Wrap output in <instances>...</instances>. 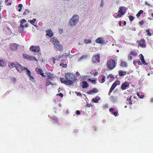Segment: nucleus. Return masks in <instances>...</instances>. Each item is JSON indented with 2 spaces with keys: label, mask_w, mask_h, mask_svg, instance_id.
I'll return each mask as SVG.
<instances>
[{
  "label": "nucleus",
  "mask_w": 153,
  "mask_h": 153,
  "mask_svg": "<svg viewBox=\"0 0 153 153\" xmlns=\"http://www.w3.org/2000/svg\"><path fill=\"white\" fill-rule=\"evenodd\" d=\"M65 76L66 79L64 78H60V80L62 83L66 85H71L76 79L75 78V75L69 72L65 73Z\"/></svg>",
  "instance_id": "obj_1"
},
{
  "label": "nucleus",
  "mask_w": 153,
  "mask_h": 153,
  "mask_svg": "<svg viewBox=\"0 0 153 153\" xmlns=\"http://www.w3.org/2000/svg\"><path fill=\"white\" fill-rule=\"evenodd\" d=\"M53 44L54 45V48L56 50H59L62 51L63 49L62 45L59 44V41L56 39H54L52 41Z\"/></svg>",
  "instance_id": "obj_2"
},
{
  "label": "nucleus",
  "mask_w": 153,
  "mask_h": 153,
  "mask_svg": "<svg viewBox=\"0 0 153 153\" xmlns=\"http://www.w3.org/2000/svg\"><path fill=\"white\" fill-rule=\"evenodd\" d=\"M79 22V17L77 15H74L70 20L68 25L71 27L75 25Z\"/></svg>",
  "instance_id": "obj_3"
},
{
  "label": "nucleus",
  "mask_w": 153,
  "mask_h": 153,
  "mask_svg": "<svg viewBox=\"0 0 153 153\" xmlns=\"http://www.w3.org/2000/svg\"><path fill=\"white\" fill-rule=\"evenodd\" d=\"M116 64L115 61L114 59H111L107 62V67L110 70H112L115 67Z\"/></svg>",
  "instance_id": "obj_4"
},
{
  "label": "nucleus",
  "mask_w": 153,
  "mask_h": 153,
  "mask_svg": "<svg viewBox=\"0 0 153 153\" xmlns=\"http://www.w3.org/2000/svg\"><path fill=\"white\" fill-rule=\"evenodd\" d=\"M30 50L35 52H39L40 51V48L38 46H30Z\"/></svg>",
  "instance_id": "obj_5"
},
{
  "label": "nucleus",
  "mask_w": 153,
  "mask_h": 153,
  "mask_svg": "<svg viewBox=\"0 0 153 153\" xmlns=\"http://www.w3.org/2000/svg\"><path fill=\"white\" fill-rule=\"evenodd\" d=\"M20 45L16 43H12L10 45V48L11 50L13 51H16L18 48V47Z\"/></svg>",
  "instance_id": "obj_6"
},
{
  "label": "nucleus",
  "mask_w": 153,
  "mask_h": 153,
  "mask_svg": "<svg viewBox=\"0 0 153 153\" xmlns=\"http://www.w3.org/2000/svg\"><path fill=\"white\" fill-rule=\"evenodd\" d=\"M100 59L99 54H97L93 57L92 61L94 63L98 62L100 60Z\"/></svg>",
  "instance_id": "obj_7"
},
{
  "label": "nucleus",
  "mask_w": 153,
  "mask_h": 153,
  "mask_svg": "<svg viewBox=\"0 0 153 153\" xmlns=\"http://www.w3.org/2000/svg\"><path fill=\"white\" fill-rule=\"evenodd\" d=\"M55 76L52 74L49 73L47 74V79H49V81H54Z\"/></svg>",
  "instance_id": "obj_8"
},
{
  "label": "nucleus",
  "mask_w": 153,
  "mask_h": 153,
  "mask_svg": "<svg viewBox=\"0 0 153 153\" xmlns=\"http://www.w3.org/2000/svg\"><path fill=\"white\" fill-rule=\"evenodd\" d=\"M96 42L99 44H104L105 43V40L102 37L98 38L96 40Z\"/></svg>",
  "instance_id": "obj_9"
},
{
  "label": "nucleus",
  "mask_w": 153,
  "mask_h": 153,
  "mask_svg": "<svg viewBox=\"0 0 153 153\" xmlns=\"http://www.w3.org/2000/svg\"><path fill=\"white\" fill-rule=\"evenodd\" d=\"M16 69L20 73L21 72L20 71V70L22 71H23L25 70V68L22 67L19 64V62H18V64H17L16 66Z\"/></svg>",
  "instance_id": "obj_10"
},
{
  "label": "nucleus",
  "mask_w": 153,
  "mask_h": 153,
  "mask_svg": "<svg viewBox=\"0 0 153 153\" xmlns=\"http://www.w3.org/2000/svg\"><path fill=\"white\" fill-rule=\"evenodd\" d=\"M26 21L25 19H22L20 21V27H21L22 28H24V27L25 26V27H27L28 26V25L27 24H26L24 25L23 24L26 22Z\"/></svg>",
  "instance_id": "obj_11"
},
{
  "label": "nucleus",
  "mask_w": 153,
  "mask_h": 153,
  "mask_svg": "<svg viewBox=\"0 0 153 153\" xmlns=\"http://www.w3.org/2000/svg\"><path fill=\"white\" fill-rule=\"evenodd\" d=\"M129 85V83L127 82L123 83L122 85L121 88L123 90L126 89V88Z\"/></svg>",
  "instance_id": "obj_12"
},
{
  "label": "nucleus",
  "mask_w": 153,
  "mask_h": 153,
  "mask_svg": "<svg viewBox=\"0 0 153 153\" xmlns=\"http://www.w3.org/2000/svg\"><path fill=\"white\" fill-rule=\"evenodd\" d=\"M46 35L50 37H51L53 36V33L51 30L49 29L46 31Z\"/></svg>",
  "instance_id": "obj_13"
},
{
  "label": "nucleus",
  "mask_w": 153,
  "mask_h": 153,
  "mask_svg": "<svg viewBox=\"0 0 153 153\" xmlns=\"http://www.w3.org/2000/svg\"><path fill=\"white\" fill-rule=\"evenodd\" d=\"M126 10V8L125 7H121L119 8V10L117 13H121L122 15H124Z\"/></svg>",
  "instance_id": "obj_14"
},
{
  "label": "nucleus",
  "mask_w": 153,
  "mask_h": 153,
  "mask_svg": "<svg viewBox=\"0 0 153 153\" xmlns=\"http://www.w3.org/2000/svg\"><path fill=\"white\" fill-rule=\"evenodd\" d=\"M82 87L83 88H87L88 86V84L86 81H83L82 82Z\"/></svg>",
  "instance_id": "obj_15"
},
{
  "label": "nucleus",
  "mask_w": 153,
  "mask_h": 153,
  "mask_svg": "<svg viewBox=\"0 0 153 153\" xmlns=\"http://www.w3.org/2000/svg\"><path fill=\"white\" fill-rule=\"evenodd\" d=\"M98 90L96 88H94L92 90L87 92V93L88 94H92L93 93H96L97 92Z\"/></svg>",
  "instance_id": "obj_16"
},
{
  "label": "nucleus",
  "mask_w": 153,
  "mask_h": 153,
  "mask_svg": "<svg viewBox=\"0 0 153 153\" xmlns=\"http://www.w3.org/2000/svg\"><path fill=\"white\" fill-rule=\"evenodd\" d=\"M145 40L144 39H142L139 43V44L143 48H145L146 47V45L144 44Z\"/></svg>",
  "instance_id": "obj_17"
},
{
  "label": "nucleus",
  "mask_w": 153,
  "mask_h": 153,
  "mask_svg": "<svg viewBox=\"0 0 153 153\" xmlns=\"http://www.w3.org/2000/svg\"><path fill=\"white\" fill-rule=\"evenodd\" d=\"M18 64V62H16L14 63H12L9 64V66L11 68L16 67L17 64Z\"/></svg>",
  "instance_id": "obj_18"
},
{
  "label": "nucleus",
  "mask_w": 153,
  "mask_h": 153,
  "mask_svg": "<svg viewBox=\"0 0 153 153\" xmlns=\"http://www.w3.org/2000/svg\"><path fill=\"white\" fill-rule=\"evenodd\" d=\"M140 59L141 62H142V63L145 65H147V64L146 63V62L144 60V57L143 55L141 54H140Z\"/></svg>",
  "instance_id": "obj_19"
},
{
  "label": "nucleus",
  "mask_w": 153,
  "mask_h": 153,
  "mask_svg": "<svg viewBox=\"0 0 153 153\" xmlns=\"http://www.w3.org/2000/svg\"><path fill=\"white\" fill-rule=\"evenodd\" d=\"M50 85H51L53 86L55 85L56 84L52 83L51 82L49 81V79H46L45 86H48Z\"/></svg>",
  "instance_id": "obj_20"
},
{
  "label": "nucleus",
  "mask_w": 153,
  "mask_h": 153,
  "mask_svg": "<svg viewBox=\"0 0 153 153\" xmlns=\"http://www.w3.org/2000/svg\"><path fill=\"white\" fill-rule=\"evenodd\" d=\"M87 55H83L81 57L79 58L78 59V61H81L83 59H85L87 58Z\"/></svg>",
  "instance_id": "obj_21"
},
{
  "label": "nucleus",
  "mask_w": 153,
  "mask_h": 153,
  "mask_svg": "<svg viewBox=\"0 0 153 153\" xmlns=\"http://www.w3.org/2000/svg\"><path fill=\"white\" fill-rule=\"evenodd\" d=\"M35 70L37 73L38 74H41L43 73L42 70L40 68H36L35 69Z\"/></svg>",
  "instance_id": "obj_22"
},
{
  "label": "nucleus",
  "mask_w": 153,
  "mask_h": 153,
  "mask_svg": "<svg viewBox=\"0 0 153 153\" xmlns=\"http://www.w3.org/2000/svg\"><path fill=\"white\" fill-rule=\"evenodd\" d=\"M100 100V98L99 97H94L92 99L93 102L95 103L98 102Z\"/></svg>",
  "instance_id": "obj_23"
},
{
  "label": "nucleus",
  "mask_w": 153,
  "mask_h": 153,
  "mask_svg": "<svg viewBox=\"0 0 153 153\" xmlns=\"http://www.w3.org/2000/svg\"><path fill=\"white\" fill-rule=\"evenodd\" d=\"M119 74L120 76H121L125 75L127 73L126 71H123L120 70L119 71Z\"/></svg>",
  "instance_id": "obj_24"
},
{
  "label": "nucleus",
  "mask_w": 153,
  "mask_h": 153,
  "mask_svg": "<svg viewBox=\"0 0 153 153\" xmlns=\"http://www.w3.org/2000/svg\"><path fill=\"white\" fill-rule=\"evenodd\" d=\"M6 64L5 62L3 61V60L0 59V66L1 67L5 66Z\"/></svg>",
  "instance_id": "obj_25"
},
{
  "label": "nucleus",
  "mask_w": 153,
  "mask_h": 153,
  "mask_svg": "<svg viewBox=\"0 0 153 153\" xmlns=\"http://www.w3.org/2000/svg\"><path fill=\"white\" fill-rule=\"evenodd\" d=\"M23 57L25 59H30V56H29L27 54H23Z\"/></svg>",
  "instance_id": "obj_26"
},
{
  "label": "nucleus",
  "mask_w": 153,
  "mask_h": 153,
  "mask_svg": "<svg viewBox=\"0 0 153 153\" xmlns=\"http://www.w3.org/2000/svg\"><path fill=\"white\" fill-rule=\"evenodd\" d=\"M29 60H34L36 61H38V60L36 58L33 56H30V58Z\"/></svg>",
  "instance_id": "obj_27"
},
{
  "label": "nucleus",
  "mask_w": 153,
  "mask_h": 153,
  "mask_svg": "<svg viewBox=\"0 0 153 153\" xmlns=\"http://www.w3.org/2000/svg\"><path fill=\"white\" fill-rule=\"evenodd\" d=\"M62 57H60V56H56V60L59 61L60 60L61 61H64L63 59H62Z\"/></svg>",
  "instance_id": "obj_28"
},
{
  "label": "nucleus",
  "mask_w": 153,
  "mask_h": 153,
  "mask_svg": "<svg viewBox=\"0 0 153 153\" xmlns=\"http://www.w3.org/2000/svg\"><path fill=\"white\" fill-rule=\"evenodd\" d=\"M120 65L121 66L123 67H126L127 65V64L126 62H121L120 63Z\"/></svg>",
  "instance_id": "obj_29"
},
{
  "label": "nucleus",
  "mask_w": 153,
  "mask_h": 153,
  "mask_svg": "<svg viewBox=\"0 0 153 153\" xmlns=\"http://www.w3.org/2000/svg\"><path fill=\"white\" fill-rule=\"evenodd\" d=\"M68 55H66V53H65V54H64V55H62L61 56H60V57H62V59H63V60L64 61V59H66L67 58V57L68 56Z\"/></svg>",
  "instance_id": "obj_30"
},
{
  "label": "nucleus",
  "mask_w": 153,
  "mask_h": 153,
  "mask_svg": "<svg viewBox=\"0 0 153 153\" xmlns=\"http://www.w3.org/2000/svg\"><path fill=\"white\" fill-rule=\"evenodd\" d=\"M115 86H117V85H120V82L118 81H116L113 83Z\"/></svg>",
  "instance_id": "obj_31"
},
{
  "label": "nucleus",
  "mask_w": 153,
  "mask_h": 153,
  "mask_svg": "<svg viewBox=\"0 0 153 153\" xmlns=\"http://www.w3.org/2000/svg\"><path fill=\"white\" fill-rule=\"evenodd\" d=\"M30 80L32 82L34 81V79L33 76H32L31 75L28 76Z\"/></svg>",
  "instance_id": "obj_32"
},
{
  "label": "nucleus",
  "mask_w": 153,
  "mask_h": 153,
  "mask_svg": "<svg viewBox=\"0 0 153 153\" xmlns=\"http://www.w3.org/2000/svg\"><path fill=\"white\" fill-rule=\"evenodd\" d=\"M143 11L142 10H140L139 12L137 13V14L136 15V16L137 17H139L140 16L141 14H142L143 13Z\"/></svg>",
  "instance_id": "obj_33"
},
{
  "label": "nucleus",
  "mask_w": 153,
  "mask_h": 153,
  "mask_svg": "<svg viewBox=\"0 0 153 153\" xmlns=\"http://www.w3.org/2000/svg\"><path fill=\"white\" fill-rule=\"evenodd\" d=\"M130 54L134 56H136L137 55L136 53L134 51H131L130 52Z\"/></svg>",
  "instance_id": "obj_34"
},
{
  "label": "nucleus",
  "mask_w": 153,
  "mask_h": 153,
  "mask_svg": "<svg viewBox=\"0 0 153 153\" xmlns=\"http://www.w3.org/2000/svg\"><path fill=\"white\" fill-rule=\"evenodd\" d=\"M84 42L86 44H90L91 43V40H88L87 39H85L84 40Z\"/></svg>",
  "instance_id": "obj_35"
},
{
  "label": "nucleus",
  "mask_w": 153,
  "mask_h": 153,
  "mask_svg": "<svg viewBox=\"0 0 153 153\" xmlns=\"http://www.w3.org/2000/svg\"><path fill=\"white\" fill-rule=\"evenodd\" d=\"M25 70H26L27 72V75L28 76L29 75H30L31 74L30 71L27 68H25Z\"/></svg>",
  "instance_id": "obj_36"
},
{
  "label": "nucleus",
  "mask_w": 153,
  "mask_h": 153,
  "mask_svg": "<svg viewBox=\"0 0 153 153\" xmlns=\"http://www.w3.org/2000/svg\"><path fill=\"white\" fill-rule=\"evenodd\" d=\"M23 6V5L22 4H19L18 5V7L20 8V9L18 10V11L19 12H20L21 11V10L22 9V7Z\"/></svg>",
  "instance_id": "obj_37"
},
{
  "label": "nucleus",
  "mask_w": 153,
  "mask_h": 153,
  "mask_svg": "<svg viewBox=\"0 0 153 153\" xmlns=\"http://www.w3.org/2000/svg\"><path fill=\"white\" fill-rule=\"evenodd\" d=\"M30 23L32 25L35 23V22L36 21V19H33L32 20H30Z\"/></svg>",
  "instance_id": "obj_38"
},
{
  "label": "nucleus",
  "mask_w": 153,
  "mask_h": 153,
  "mask_svg": "<svg viewBox=\"0 0 153 153\" xmlns=\"http://www.w3.org/2000/svg\"><path fill=\"white\" fill-rule=\"evenodd\" d=\"M60 65L65 68H66L67 66L66 64H64L63 63H61L60 64Z\"/></svg>",
  "instance_id": "obj_39"
},
{
  "label": "nucleus",
  "mask_w": 153,
  "mask_h": 153,
  "mask_svg": "<svg viewBox=\"0 0 153 153\" xmlns=\"http://www.w3.org/2000/svg\"><path fill=\"white\" fill-rule=\"evenodd\" d=\"M52 119L55 122H56L58 121V118L55 116H53Z\"/></svg>",
  "instance_id": "obj_40"
},
{
  "label": "nucleus",
  "mask_w": 153,
  "mask_h": 153,
  "mask_svg": "<svg viewBox=\"0 0 153 153\" xmlns=\"http://www.w3.org/2000/svg\"><path fill=\"white\" fill-rule=\"evenodd\" d=\"M129 19L130 21H132L134 19V17L132 16H130L129 17Z\"/></svg>",
  "instance_id": "obj_41"
},
{
  "label": "nucleus",
  "mask_w": 153,
  "mask_h": 153,
  "mask_svg": "<svg viewBox=\"0 0 153 153\" xmlns=\"http://www.w3.org/2000/svg\"><path fill=\"white\" fill-rule=\"evenodd\" d=\"M105 76H102V78L101 79V83H103L105 81Z\"/></svg>",
  "instance_id": "obj_42"
},
{
  "label": "nucleus",
  "mask_w": 153,
  "mask_h": 153,
  "mask_svg": "<svg viewBox=\"0 0 153 153\" xmlns=\"http://www.w3.org/2000/svg\"><path fill=\"white\" fill-rule=\"evenodd\" d=\"M7 31H9V32L8 33H6L7 34H10L12 33L11 32V30H10V28L9 27H8L7 28Z\"/></svg>",
  "instance_id": "obj_43"
},
{
  "label": "nucleus",
  "mask_w": 153,
  "mask_h": 153,
  "mask_svg": "<svg viewBox=\"0 0 153 153\" xmlns=\"http://www.w3.org/2000/svg\"><path fill=\"white\" fill-rule=\"evenodd\" d=\"M108 104H105L104 105H103V109H105L106 108H108Z\"/></svg>",
  "instance_id": "obj_44"
},
{
  "label": "nucleus",
  "mask_w": 153,
  "mask_h": 153,
  "mask_svg": "<svg viewBox=\"0 0 153 153\" xmlns=\"http://www.w3.org/2000/svg\"><path fill=\"white\" fill-rule=\"evenodd\" d=\"M118 13L117 14V17H115L114 16V17L115 18H117V17H121L123 15H122L121 13Z\"/></svg>",
  "instance_id": "obj_45"
},
{
  "label": "nucleus",
  "mask_w": 153,
  "mask_h": 153,
  "mask_svg": "<svg viewBox=\"0 0 153 153\" xmlns=\"http://www.w3.org/2000/svg\"><path fill=\"white\" fill-rule=\"evenodd\" d=\"M29 12V11L28 9H26L25 12L23 13V15H26L27 13H28Z\"/></svg>",
  "instance_id": "obj_46"
},
{
  "label": "nucleus",
  "mask_w": 153,
  "mask_h": 153,
  "mask_svg": "<svg viewBox=\"0 0 153 153\" xmlns=\"http://www.w3.org/2000/svg\"><path fill=\"white\" fill-rule=\"evenodd\" d=\"M112 114L114 115L115 116H116L117 115V114H118L117 111L114 112V111H113L112 112Z\"/></svg>",
  "instance_id": "obj_47"
},
{
  "label": "nucleus",
  "mask_w": 153,
  "mask_h": 153,
  "mask_svg": "<svg viewBox=\"0 0 153 153\" xmlns=\"http://www.w3.org/2000/svg\"><path fill=\"white\" fill-rule=\"evenodd\" d=\"M137 96L140 98H143V97H144V96H140V95H139V94L138 93H137Z\"/></svg>",
  "instance_id": "obj_48"
},
{
  "label": "nucleus",
  "mask_w": 153,
  "mask_h": 153,
  "mask_svg": "<svg viewBox=\"0 0 153 153\" xmlns=\"http://www.w3.org/2000/svg\"><path fill=\"white\" fill-rule=\"evenodd\" d=\"M109 77L111 78L112 79L114 78V76H113V75L112 74H110L108 76H107V78H108Z\"/></svg>",
  "instance_id": "obj_49"
},
{
  "label": "nucleus",
  "mask_w": 153,
  "mask_h": 153,
  "mask_svg": "<svg viewBox=\"0 0 153 153\" xmlns=\"http://www.w3.org/2000/svg\"><path fill=\"white\" fill-rule=\"evenodd\" d=\"M116 87V86L114 84H113L112 85L111 88L112 89V90H114V89Z\"/></svg>",
  "instance_id": "obj_50"
},
{
  "label": "nucleus",
  "mask_w": 153,
  "mask_h": 153,
  "mask_svg": "<svg viewBox=\"0 0 153 153\" xmlns=\"http://www.w3.org/2000/svg\"><path fill=\"white\" fill-rule=\"evenodd\" d=\"M88 80L91 81L93 83H95L96 82V81L95 80H91L90 79H89Z\"/></svg>",
  "instance_id": "obj_51"
},
{
  "label": "nucleus",
  "mask_w": 153,
  "mask_h": 153,
  "mask_svg": "<svg viewBox=\"0 0 153 153\" xmlns=\"http://www.w3.org/2000/svg\"><path fill=\"white\" fill-rule=\"evenodd\" d=\"M115 108H111L109 109V111L110 112H111L114 110Z\"/></svg>",
  "instance_id": "obj_52"
},
{
  "label": "nucleus",
  "mask_w": 153,
  "mask_h": 153,
  "mask_svg": "<svg viewBox=\"0 0 153 153\" xmlns=\"http://www.w3.org/2000/svg\"><path fill=\"white\" fill-rule=\"evenodd\" d=\"M76 113L77 114L79 115L80 114V112L79 111L77 110L76 111Z\"/></svg>",
  "instance_id": "obj_53"
},
{
  "label": "nucleus",
  "mask_w": 153,
  "mask_h": 153,
  "mask_svg": "<svg viewBox=\"0 0 153 153\" xmlns=\"http://www.w3.org/2000/svg\"><path fill=\"white\" fill-rule=\"evenodd\" d=\"M131 96H128L127 98V100L128 101H130V100H131Z\"/></svg>",
  "instance_id": "obj_54"
},
{
  "label": "nucleus",
  "mask_w": 153,
  "mask_h": 153,
  "mask_svg": "<svg viewBox=\"0 0 153 153\" xmlns=\"http://www.w3.org/2000/svg\"><path fill=\"white\" fill-rule=\"evenodd\" d=\"M144 23V22L143 20H142L140 22H139L140 24V25H143V24Z\"/></svg>",
  "instance_id": "obj_55"
},
{
  "label": "nucleus",
  "mask_w": 153,
  "mask_h": 153,
  "mask_svg": "<svg viewBox=\"0 0 153 153\" xmlns=\"http://www.w3.org/2000/svg\"><path fill=\"white\" fill-rule=\"evenodd\" d=\"M104 5V2L103 1H102L101 2V4H100V6L101 7H103V5Z\"/></svg>",
  "instance_id": "obj_56"
},
{
  "label": "nucleus",
  "mask_w": 153,
  "mask_h": 153,
  "mask_svg": "<svg viewBox=\"0 0 153 153\" xmlns=\"http://www.w3.org/2000/svg\"><path fill=\"white\" fill-rule=\"evenodd\" d=\"M76 95L78 96H81V94L80 92H78L76 94Z\"/></svg>",
  "instance_id": "obj_57"
},
{
  "label": "nucleus",
  "mask_w": 153,
  "mask_h": 153,
  "mask_svg": "<svg viewBox=\"0 0 153 153\" xmlns=\"http://www.w3.org/2000/svg\"><path fill=\"white\" fill-rule=\"evenodd\" d=\"M128 59L129 60H131L132 59V57L131 56H128Z\"/></svg>",
  "instance_id": "obj_58"
},
{
  "label": "nucleus",
  "mask_w": 153,
  "mask_h": 153,
  "mask_svg": "<svg viewBox=\"0 0 153 153\" xmlns=\"http://www.w3.org/2000/svg\"><path fill=\"white\" fill-rule=\"evenodd\" d=\"M59 96L61 97H62L63 96V94L62 93H60L59 94Z\"/></svg>",
  "instance_id": "obj_59"
},
{
  "label": "nucleus",
  "mask_w": 153,
  "mask_h": 153,
  "mask_svg": "<svg viewBox=\"0 0 153 153\" xmlns=\"http://www.w3.org/2000/svg\"><path fill=\"white\" fill-rule=\"evenodd\" d=\"M137 62L138 63V64L139 65H141V62H140V61H138Z\"/></svg>",
  "instance_id": "obj_60"
},
{
  "label": "nucleus",
  "mask_w": 153,
  "mask_h": 153,
  "mask_svg": "<svg viewBox=\"0 0 153 153\" xmlns=\"http://www.w3.org/2000/svg\"><path fill=\"white\" fill-rule=\"evenodd\" d=\"M98 72H96L95 73V74H94V76H97V75H98Z\"/></svg>",
  "instance_id": "obj_61"
},
{
  "label": "nucleus",
  "mask_w": 153,
  "mask_h": 153,
  "mask_svg": "<svg viewBox=\"0 0 153 153\" xmlns=\"http://www.w3.org/2000/svg\"><path fill=\"white\" fill-rule=\"evenodd\" d=\"M76 75L78 76H79V74L78 72H77L76 73Z\"/></svg>",
  "instance_id": "obj_62"
},
{
  "label": "nucleus",
  "mask_w": 153,
  "mask_h": 153,
  "mask_svg": "<svg viewBox=\"0 0 153 153\" xmlns=\"http://www.w3.org/2000/svg\"><path fill=\"white\" fill-rule=\"evenodd\" d=\"M53 62H54V61H55L56 60V58L54 57H53L52 59Z\"/></svg>",
  "instance_id": "obj_63"
},
{
  "label": "nucleus",
  "mask_w": 153,
  "mask_h": 153,
  "mask_svg": "<svg viewBox=\"0 0 153 153\" xmlns=\"http://www.w3.org/2000/svg\"><path fill=\"white\" fill-rule=\"evenodd\" d=\"M150 101L151 102H153V98H151Z\"/></svg>",
  "instance_id": "obj_64"
}]
</instances>
